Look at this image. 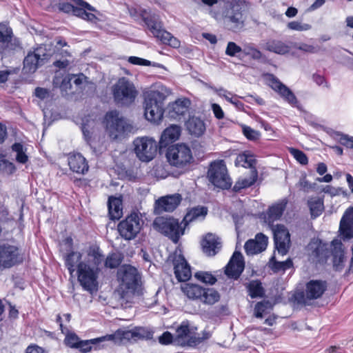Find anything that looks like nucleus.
<instances>
[{
	"mask_svg": "<svg viewBox=\"0 0 353 353\" xmlns=\"http://www.w3.org/2000/svg\"><path fill=\"white\" fill-rule=\"evenodd\" d=\"M117 276L122 298H125L128 293L140 294L141 275L137 268L131 265H123L117 270Z\"/></svg>",
	"mask_w": 353,
	"mask_h": 353,
	"instance_id": "nucleus-1",
	"label": "nucleus"
},
{
	"mask_svg": "<svg viewBox=\"0 0 353 353\" xmlns=\"http://www.w3.org/2000/svg\"><path fill=\"white\" fill-rule=\"evenodd\" d=\"M143 96L145 119L151 123L158 124L163 117L164 101L166 96L164 93L157 90L146 91Z\"/></svg>",
	"mask_w": 353,
	"mask_h": 353,
	"instance_id": "nucleus-2",
	"label": "nucleus"
},
{
	"mask_svg": "<svg viewBox=\"0 0 353 353\" xmlns=\"http://www.w3.org/2000/svg\"><path fill=\"white\" fill-rule=\"evenodd\" d=\"M141 17L151 33L154 37L160 40L162 43L168 45L174 48L180 47V41L163 28V24L159 14L143 11L141 13Z\"/></svg>",
	"mask_w": 353,
	"mask_h": 353,
	"instance_id": "nucleus-3",
	"label": "nucleus"
},
{
	"mask_svg": "<svg viewBox=\"0 0 353 353\" xmlns=\"http://www.w3.org/2000/svg\"><path fill=\"white\" fill-rule=\"evenodd\" d=\"M179 223L177 219L172 216H158L153 221L152 225L155 230L167 236L176 244L185 233V226Z\"/></svg>",
	"mask_w": 353,
	"mask_h": 353,
	"instance_id": "nucleus-4",
	"label": "nucleus"
},
{
	"mask_svg": "<svg viewBox=\"0 0 353 353\" xmlns=\"http://www.w3.org/2000/svg\"><path fill=\"white\" fill-rule=\"evenodd\" d=\"M72 3L60 1L57 4L59 11L72 14L83 20L94 22L97 17L90 12H97V9L83 0H70Z\"/></svg>",
	"mask_w": 353,
	"mask_h": 353,
	"instance_id": "nucleus-5",
	"label": "nucleus"
},
{
	"mask_svg": "<svg viewBox=\"0 0 353 353\" xmlns=\"http://www.w3.org/2000/svg\"><path fill=\"white\" fill-rule=\"evenodd\" d=\"M112 95L117 104L128 106L134 101L137 90L132 81L121 77L113 85Z\"/></svg>",
	"mask_w": 353,
	"mask_h": 353,
	"instance_id": "nucleus-6",
	"label": "nucleus"
},
{
	"mask_svg": "<svg viewBox=\"0 0 353 353\" xmlns=\"http://www.w3.org/2000/svg\"><path fill=\"white\" fill-rule=\"evenodd\" d=\"M100 268H93L86 263L77 265V280L82 288L92 294L99 290L98 276Z\"/></svg>",
	"mask_w": 353,
	"mask_h": 353,
	"instance_id": "nucleus-7",
	"label": "nucleus"
},
{
	"mask_svg": "<svg viewBox=\"0 0 353 353\" xmlns=\"http://www.w3.org/2000/svg\"><path fill=\"white\" fill-rule=\"evenodd\" d=\"M208 178L210 183L219 188L228 190L232 186V179L223 160H216L210 164Z\"/></svg>",
	"mask_w": 353,
	"mask_h": 353,
	"instance_id": "nucleus-8",
	"label": "nucleus"
},
{
	"mask_svg": "<svg viewBox=\"0 0 353 353\" xmlns=\"http://www.w3.org/2000/svg\"><path fill=\"white\" fill-rule=\"evenodd\" d=\"M182 290L189 299H199L205 304L212 305L220 299L219 293L213 288H204L196 284L187 283Z\"/></svg>",
	"mask_w": 353,
	"mask_h": 353,
	"instance_id": "nucleus-9",
	"label": "nucleus"
},
{
	"mask_svg": "<svg viewBox=\"0 0 353 353\" xmlns=\"http://www.w3.org/2000/svg\"><path fill=\"white\" fill-rule=\"evenodd\" d=\"M119 114L117 110H114L107 112L105 116L106 129L110 137L114 139L130 132L132 129V126L124 119L120 118Z\"/></svg>",
	"mask_w": 353,
	"mask_h": 353,
	"instance_id": "nucleus-10",
	"label": "nucleus"
},
{
	"mask_svg": "<svg viewBox=\"0 0 353 353\" xmlns=\"http://www.w3.org/2000/svg\"><path fill=\"white\" fill-rule=\"evenodd\" d=\"M137 157L143 162L152 160L157 152V142L148 137H137L133 141Z\"/></svg>",
	"mask_w": 353,
	"mask_h": 353,
	"instance_id": "nucleus-11",
	"label": "nucleus"
},
{
	"mask_svg": "<svg viewBox=\"0 0 353 353\" xmlns=\"http://www.w3.org/2000/svg\"><path fill=\"white\" fill-rule=\"evenodd\" d=\"M168 162L175 167L181 168L191 162L192 154L190 148L185 144H175L168 148L166 152Z\"/></svg>",
	"mask_w": 353,
	"mask_h": 353,
	"instance_id": "nucleus-12",
	"label": "nucleus"
},
{
	"mask_svg": "<svg viewBox=\"0 0 353 353\" xmlns=\"http://www.w3.org/2000/svg\"><path fill=\"white\" fill-rule=\"evenodd\" d=\"M142 225V219L137 213H132L118 224L117 229L123 239L130 241L137 236Z\"/></svg>",
	"mask_w": 353,
	"mask_h": 353,
	"instance_id": "nucleus-13",
	"label": "nucleus"
},
{
	"mask_svg": "<svg viewBox=\"0 0 353 353\" xmlns=\"http://www.w3.org/2000/svg\"><path fill=\"white\" fill-rule=\"evenodd\" d=\"M246 15L245 11L239 3L232 4L224 14V20L228 29L237 32L245 26Z\"/></svg>",
	"mask_w": 353,
	"mask_h": 353,
	"instance_id": "nucleus-14",
	"label": "nucleus"
},
{
	"mask_svg": "<svg viewBox=\"0 0 353 353\" xmlns=\"http://www.w3.org/2000/svg\"><path fill=\"white\" fill-rule=\"evenodd\" d=\"M327 288V283L322 280H310L305 285V292L295 296L299 303H305L306 300H314L322 296Z\"/></svg>",
	"mask_w": 353,
	"mask_h": 353,
	"instance_id": "nucleus-15",
	"label": "nucleus"
},
{
	"mask_svg": "<svg viewBox=\"0 0 353 353\" xmlns=\"http://www.w3.org/2000/svg\"><path fill=\"white\" fill-rule=\"evenodd\" d=\"M22 262L18 247L8 243L0 245V270L9 269Z\"/></svg>",
	"mask_w": 353,
	"mask_h": 353,
	"instance_id": "nucleus-16",
	"label": "nucleus"
},
{
	"mask_svg": "<svg viewBox=\"0 0 353 353\" xmlns=\"http://www.w3.org/2000/svg\"><path fill=\"white\" fill-rule=\"evenodd\" d=\"M269 86L293 107H298L299 101L293 92L272 74H267Z\"/></svg>",
	"mask_w": 353,
	"mask_h": 353,
	"instance_id": "nucleus-17",
	"label": "nucleus"
},
{
	"mask_svg": "<svg viewBox=\"0 0 353 353\" xmlns=\"http://www.w3.org/2000/svg\"><path fill=\"white\" fill-rule=\"evenodd\" d=\"M48 54L46 52V48L39 47L33 52H29L23 60V70L26 73H33L37 69L43 65Z\"/></svg>",
	"mask_w": 353,
	"mask_h": 353,
	"instance_id": "nucleus-18",
	"label": "nucleus"
},
{
	"mask_svg": "<svg viewBox=\"0 0 353 353\" xmlns=\"http://www.w3.org/2000/svg\"><path fill=\"white\" fill-rule=\"evenodd\" d=\"M182 200V196L179 193L161 196L154 203V212L156 214L172 212L179 207Z\"/></svg>",
	"mask_w": 353,
	"mask_h": 353,
	"instance_id": "nucleus-19",
	"label": "nucleus"
},
{
	"mask_svg": "<svg viewBox=\"0 0 353 353\" xmlns=\"http://www.w3.org/2000/svg\"><path fill=\"white\" fill-rule=\"evenodd\" d=\"M196 327H190L188 321L181 322L176 328L174 343L181 347H193L194 337Z\"/></svg>",
	"mask_w": 353,
	"mask_h": 353,
	"instance_id": "nucleus-20",
	"label": "nucleus"
},
{
	"mask_svg": "<svg viewBox=\"0 0 353 353\" xmlns=\"http://www.w3.org/2000/svg\"><path fill=\"white\" fill-rule=\"evenodd\" d=\"M274 241L278 253L282 256L286 254L290 249V236L289 231L283 225H276L273 230Z\"/></svg>",
	"mask_w": 353,
	"mask_h": 353,
	"instance_id": "nucleus-21",
	"label": "nucleus"
},
{
	"mask_svg": "<svg viewBox=\"0 0 353 353\" xmlns=\"http://www.w3.org/2000/svg\"><path fill=\"white\" fill-rule=\"evenodd\" d=\"M245 267L243 256L239 251H235L225 266V274L230 278L238 279Z\"/></svg>",
	"mask_w": 353,
	"mask_h": 353,
	"instance_id": "nucleus-22",
	"label": "nucleus"
},
{
	"mask_svg": "<svg viewBox=\"0 0 353 353\" xmlns=\"http://www.w3.org/2000/svg\"><path fill=\"white\" fill-rule=\"evenodd\" d=\"M174 274L177 280L184 282L191 277L190 266L184 256L181 254L176 255L173 259Z\"/></svg>",
	"mask_w": 353,
	"mask_h": 353,
	"instance_id": "nucleus-23",
	"label": "nucleus"
},
{
	"mask_svg": "<svg viewBox=\"0 0 353 353\" xmlns=\"http://www.w3.org/2000/svg\"><path fill=\"white\" fill-rule=\"evenodd\" d=\"M190 104V101L187 98L176 100L168 105V116L173 119L180 120L188 112Z\"/></svg>",
	"mask_w": 353,
	"mask_h": 353,
	"instance_id": "nucleus-24",
	"label": "nucleus"
},
{
	"mask_svg": "<svg viewBox=\"0 0 353 353\" xmlns=\"http://www.w3.org/2000/svg\"><path fill=\"white\" fill-rule=\"evenodd\" d=\"M201 248L207 256H215L221 248V239L212 233L207 234L201 243Z\"/></svg>",
	"mask_w": 353,
	"mask_h": 353,
	"instance_id": "nucleus-25",
	"label": "nucleus"
},
{
	"mask_svg": "<svg viewBox=\"0 0 353 353\" xmlns=\"http://www.w3.org/2000/svg\"><path fill=\"white\" fill-rule=\"evenodd\" d=\"M268 242V237L263 233H259L256 235L254 239H250L245 242L244 245L245 251L248 255L260 253L266 249Z\"/></svg>",
	"mask_w": 353,
	"mask_h": 353,
	"instance_id": "nucleus-26",
	"label": "nucleus"
},
{
	"mask_svg": "<svg viewBox=\"0 0 353 353\" xmlns=\"http://www.w3.org/2000/svg\"><path fill=\"white\" fill-rule=\"evenodd\" d=\"M339 232L344 241L353 238V208L347 209L342 216Z\"/></svg>",
	"mask_w": 353,
	"mask_h": 353,
	"instance_id": "nucleus-27",
	"label": "nucleus"
},
{
	"mask_svg": "<svg viewBox=\"0 0 353 353\" xmlns=\"http://www.w3.org/2000/svg\"><path fill=\"white\" fill-rule=\"evenodd\" d=\"M262 48L267 51L280 55L286 54L291 50L290 43L276 39H269L264 41Z\"/></svg>",
	"mask_w": 353,
	"mask_h": 353,
	"instance_id": "nucleus-28",
	"label": "nucleus"
},
{
	"mask_svg": "<svg viewBox=\"0 0 353 353\" xmlns=\"http://www.w3.org/2000/svg\"><path fill=\"white\" fill-rule=\"evenodd\" d=\"M68 165L72 172L83 174L88 172L89 168L85 158L80 153L70 154L68 157Z\"/></svg>",
	"mask_w": 353,
	"mask_h": 353,
	"instance_id": "nucleus-29",
	"label": "nucleus"
},
{
	"mask_svg": "<svg viewBox=\"0 0 353 353\" xmlns=\"http://www.w3.org/2000/svg\"><path fill=\"white\" fill-rule=\"evenodd\" d=\"M181 127L177 125H171L163 132L159 143L161 147H166L170 143L177 140L181 135Z\"/></svg>",
	"mask_w": 353,
	"mask_h": 353,
	"instance_id": "nucleus-30",
	"label": "nucleus"
},
{
	"mask_svg": "<svg viewBox=\"0 0 353 353\" xmlns=\"http://www.w3.org/2000/svg\"><path fill=\"white\" fill-rule=\"evenodd\" d=\"M208 212V208L205 206L198 205L196 207H193L190 208L186 214L185 215L182 223L186 227L190 223L199 220L203 219L207 215Z\"/></svg>",
	"mask_w": 353,
	"mask_h": 353,
	"instance_id": "nucleus-31",
	"label": "nucleus"
},
{
	"mask_svg": "<svg viewBox=\"0 0 353 353\" xmlns=\"http://www.w3.org/2000/svg\"><path fill=\"white\" fill-rule=\"evenodd\" d=\"M258 178L256 170H251L249 176L240 177L236 181L232 190L234 192H239L241 190L248 188L255 183Z\"/></svg>",
	"mask_w": 353,
	"mask_h": 353,
	"instance_id": "nucleus-32",
	"label": "nucleus"
},
{
	"mask_svg": "<svg viewBox=\"0 0 353 353\" xmlns=\"http://www.w3.org/2000/svg\"><path fill=\"white\" fill-rule=\"evenodd\" d=\"M106 341H112L114 343H120L125 340L135 341L134 328L131 330L119 329L112 334L105 335Z\"/></svg>",
	"mask_w": 353,
	"mask_h": 353,
	"instance_id": "nucleus-33",
	"label": "nucleus"
},
{
	"mask_svg": "<svg viewBox=\"0 0 353 353\" xmlns=\"http://www.w3.org/2000/svg\"><path fill=\"white\" fill-rule=\"evenodd\" d=\"M186 128L192 135L197 137L203 134L205 131V125L203 121L196 117L189 118L186 122Z\"/></svg>",
	"mask_w": 353,
	"mask_h": 353,
	"instance_id": "nucleus-34",
	"label": "nucleus"
},
{
	"mask_svg": "<svg viewBox=\"0 0 353 353\" xmlns=\"http://www.w3.org/2000/svg\"><path fill=\"white\" fill-rule=\"evenodd\" d=\"M331 253L333 256L334 266H339L344 259V250L341 240L335 239L331 242Z\"/></svg>",
	"mask_w": 353,
	"mask_h": 353,
	"instance_id": "nucleus-35",
	"label": "nucleus"
},
{
	"mask_svg": "<svg viewBox=\"0 0 353 353\" xmlns=\"http://www.w3.org/2000/svg\"><path fill=\"white\" fill-rule=\"evenodd\" d=\"M82 254L79 252L71 251L70 253L64 256L65 265L67 268L70 274L73 275V273L77 269V265L81 261Z\"/></svg>",
	"mask_w": 353,
	"mask_h": 353,
	"instance_id": "nucleus-36",
	"label": "nucleus"
},
{
	"mask_svg": "<svg viewBox=\"0 0 353 353\" xmlns=\"http://www.w3.org/2000/svg\"><path fill=\"white\" fill-rule=\"evenodd\" d=\"M109 215L111 219H119L122 215V200L110 196L108 201Z\"/></svg>",
	"mask_w": 353,
	"mask_h": 353,
	"instance_id": "nucleus-37",
	"label": "nucleus"
},
{
	"mask_svg": "<svg viewBox=\"0 0 353 353\" xmlns=\"http://www.w3.org/2000/svg\"><path fill=\"white\" fill-rule=\"evenodd\" d=\"M311 217L316 219L319 216L324 210L323 200L319 197H312L307 201Z\"/></svg>",
	"mask_w": 353,
	"mask_h": 353,
	"instance_id": "nucleus-38",
	"label": "nucleus"
},
{
	"mask_svg": "<svg viewBox=\"0 0 353 353\" xmlns=\"http://www.w3.org/2000/svg\"><path fill=\"white\" fill-rule=\"evenodd\" d=\"M286 208L285 202H281L270 206L268 210V221L269 223L279 219Z\"/></svg>",
	"mask_w": 353,
	"mask_h": 353,
	"instance_id": "nucleus-39",
	"label": "nucleus"
},
{
	"mask_svg": "<svg viewBox=\"0 0 353 353\" xmlns=\"http://www.w3.org/2000/svg\"><path fill=\"white\" fill-rule=\"evenodd\" d=\"M236 166H241L243 168H249L251 170H256L255 168L256 161L254 157L250 154L242 153L239 154L234 161Z\"/></svg>",
	"mask_w": 353,
	"mask_h": 353,
	"instance_id": "nucleus-40",
	"label": "nucleus"
},
{
	"mask_svg": "<svg viewBox=\"0 0 353 353\" xmlns=\"http://www.w3.org/2000/svg\"><path fill=\"white\" fill-rule=\"evenodd\" d=\"M246 288L252 299L262 298L265 295V290L259 280L256 279L250 281L247 284Z\"/></svg>",
	"mask_w": 353,
	"mask_h": 353,
	"instance_id": "nucleus-41",
	"label": "nucleus"
},
{
	"mask_svg": "<svg viewBox=\"0 0 353 353\" xmlns=\"http://www.w3.org/2000/svg\"><path fill=\"white\" fill-rule=\"evenodd\" d=\"M312 255L319 259H327L330 256L329 245L321 241L310 244Z\"/></svg>",
	"mask_w": 353,
	"mask_h": 353,
	"instance_id": "nucleus-42",
	"label": "nucleus"
},
{
	"mask_svg": "<svg viewBox=\"0 0 353 353\" xmlns=\"http://www.w3.org/2000/svg\"><path fill=\"white\" fill-rule=\"evenodd\" d=\"M88 256L90 258V262L93 265V268H100L99 265L104 261V256L101 250L97 246L90 248Z\"/></svg>",
	"mask_w": 353,
	"mask_h": 353,
	"instance_id": "nucleus-43",
	"label": "nucleus"
},
{
	"mask_svg": "<svg viewBox=\"0 0 353 353\" xmlns=\"http://www.w3.org/2000/svg\"><path fill=\"white\" fill-rule=\"evenodd\" d=\"M105 341V336L90 340H81L76 349H79L81 353H88L91 351L92 345H96Z\"/></svg>",
	"mask_w": 353,
	"mask_h": 353,
	"instance_id": "nucleus-44",
	"label": "nucleus"
},
{
	"mask_svg": "<svg viewBox=\"0 0 353 353\" xmlns=\"http://www.w3.org/2000/svg\"><path fill=\"white\" fill-rule=\"evenodd\" d=\"M272 309V305L269 301L263 300L258 302L254 306V316L262 319L264 315L268 314Z\"/></svg>",
	"mask_w": 353,
	"mask_h": 353,
	"instance_id": "nucleus-45",
	"label": "nucleus"
},
{
	"mask_svg": "<svg viewBox=\"0 0 353 353\" xmlns=\"http://www.w3.org/2000/svg\"><path fill=\"white\" fill-rule=\"evenodd\" d=\"M123 257L119 253L112 252L109 254L104 261V265L105 268L110 269L118 268L121 263Z\"/></svg>",
	"mask_w": 353,
	"mask_h": 353,
	"instance_id": "nucleus-46",
	"label": "nucleus"
},
{
	"mask_svg": "<svg viewBox=\"0 0 353 353\" xmlns=\"http://www.w3.org/2000/svg\"><path fill=\"white\" fill-rule=\"evenodd\" d=\"M243 54L250 56L254 60H260L262 58V52L254 47L253 43H246L243 46Z\"/></svg>",
	"mask_w": 353,
	"mask_h": 353,
	"instance_id": "nucleus-47",
	"label": "nucleus"
},
{
	"mask_svg": "<svg viewBox=\"0 0 353 353\" xmlns=\"http://www.w3.org/2000/svg\"><path fill=\"white\" fill-rule=\"evenodd\" d=\"M135 341L138 340H150L153 337V332L145 327H134Z\"/></svg>",
	"mask_w": 353,
	"mask_h": 353,
	"instance_id": "nucleus-48",
	"label": "nucleus"
},
{
	"mask_svg": "<svg viewBox=\"0 0 353 353\" xmlns=\"http://www.w3.org/2000/svg\"><path fill=\"white\" fill-rule=\"evenodd\" d=\"M12 150L13 152L17 153L16 160L17 162L24 164L28 161V157L23 150V145L22 143H14L12 145Z\"/></svg>",
	"mask_w": 353,
	"mask_h": 353,
	"instance_id": "nucleus-49",
	"label": "nucleus"
},
{
	"mask_svg": "<svg viewBox=\"0 0 353 353\" xmlns=\"http://www.w3.org/2000/svg\"><path fill=\"white\" fill-rule=\"evenodd\" d=\"M194 277L198 281L210 285L214 284L217 281L216 278L208 272L199 271L194 274Z\"/></svg>",
	"mask_w": 353,
	"mask_h": 353,
	"instance_id": "nucleus-50",
	"label": "nucleus"
},
{
	"mask_svg": "<svg viewBox=\"0 0 353 353\" xmlns=\"http://www.w3.org/2000/svg\"><path fill=\"white\" fill-rule=\"evenodd\" d=\"M5 45V50L8 51H14L21 49V43L19 39L13 37L12 33L6 41L2 42Z\"/></svg>",
	"mask_w": 353,
	"mask_h": 353,
	"instance_id": "nucleus-51",
	"label": "nucleus"
},
{
	"mask_svg": "<svg viewBox=\"0 0 353 353\" xmlns=\"http://www.w3.org/2000/svg\"><path fill=\"white\" fill-rule=\"evenodd\" d=\"M293 266L292 261L290 259H288L285 261H274L272 264V270L278 272L280 271H285Z\"/></svg>",
	"mask_w": 353,
	"mask_h": 353,
	"instance_id": "nucleus-52",
	"label": "nucleus"
},
{
	"mask_svg": "<svg viewBox=\"0 0 353 353\" xmlns=\"http://www.w3.org/2000/svg\"><path fill=\"white\" fill-rule=\"evenodd\" d=\"M16 170L14 164L7 159L2 158L0 159V172L4 174L10 175Z\"/></svg>",
	"mask_w": 353,
	"mask_h": 353,
	"instance_id": "nucleus-53",
	"label": "nucleus"
},
{
	"mask_svg": "<svg viewBox=\"0 0 353 353\" xmlns=\"http://www.w3.org/2000/svg\"><path fill=\"white\" fill-rule=\"evenodd\" d=\"M323 191L330 194L331 196H335L339 195H343L344 197L348 196V193L346 190H344L343 188H334L330 185H327L323 189Z\"/></svg>",
	"mask_w": 353,
	"mask_h": 353,
	"instance_id": "nucleus-54",
	"label": "nucleus"
},
{
	"mask_svg": "<svg viewBox=\"0 0 353 353\" xmlns=\"http://www.w3.org/2000/svg\"><path fill=\"white\" fill-rule=\"evenodd\" d=\"M290 153L293 157L301 165H307L308 163V158L306 154L301 150L290 148L289 149Z\"/></svg>",
	"mask_w": 353,
	"mask_h": 353,
	"instance_id": "nucleus-55",
	"label": "nucleus"
},
{
	"mask_svg": "<svg viewBox=\"0 0 353 353\" xmlns=\"http://www.w3.org/2000/svg\"><path fill=\"white\" fill-rule=\"evenodd\" d=\"M239 53H243V48L239 46L236 43L230 41L228 43L225 54L230 57H237Z\"/></svg>",
	"mask_w": 353,
	"mask_h": 353,
	"instance_id": "nucleus-56",
	"label": "nucleus"
},
{
	"mask_svg": "<svg viewBox=\"0 0 353 353\" xmlns=\"http://www.w3.org/2000/svg\"><path fill=\"white\" fill-rule=\"evenodd\" d=\"M287 26L289 29L296 31H307L312 28L311 25L296 21L289 22Z\"/></svg>",
	"mask_w": 353,
	"mask_h": 353,
	"instance_id": "nucleus-57",
	"label": "nucleus"
},
{
	"mask_svg": "<svg viewBox=\"0 0 353 353\" xmlns=\"http://www.w3.org/2000/svg\"><path fill=\"white\" fill-rule=\"evenodd\" d=\"M81 339L75 333H69L65 336V344L71 348L76 349Z\"/></svg>",
	"mask_w": 353,
	"mask_h": 353,
	"instance_id": "nucleus-58",
	"label": "nucleus"
},
{
	"mask_svg": "<svg viewBox=\"0 0 353 353\" xmlns=\"http://www.w3.org/2000/svg\"><path fill=\"white\" fill-rule=\"evenodd\" d=\"M336 134L339 137V141L341 145L353 149V137H350L340 132H337Z\"/></svg>",
	"mask_w": 353,
	"mask_h": 353,
	"instance_id": "nucleus-59",
	"label": "nucleus"
},
{
	"mask_svg": "<svg viewBox=\"0 0 353 353\" xmlns=\"http://www.w3.org/2000/svg\"><path fill=\"white\" fill-rule=\"evenodd\" d=\"M243 132L244 136L249 140L254 141L259 139V132L253 130L249 126H243Z\"/></svg>",
	"mask_w": 353,
	"mask_h": 353,
	"instance_id": "nucleus-60",
	"label": "nucleus"
},
{
	"mask_svg": "<svg viewBox=\"0 0 353 353\" xmlns=\"http://www.w3.org/2000/svg\"><path fill=\"white\" fill-rule=\"evenodd\" d=\"M12 34V29L6 25L0 23V42L6 41Z\"/></svg>",
	"mask_w": 353,
	"mask_h": 353,
	"instance_id": "nucleus-61",
	"label": "nucleus"
},
{
	"mask_svg": "<svg viewBox=\"0 0 353 353\" xmlns=\"http://www.w3.org/2000/svg\"><path fill=\"white\" fill-rule=\"evenodd\" d=\"M128 62L133 65L150 66L152 65L151 61L137 57H130Z\"/></svg>",
	"mask_w": 353,
	"mask_h": 353,
	"instance_id": "nucleus-62",
	"label": "nucleus"
},
{
	"mask_svg": "<svg viewBox=\"0 0 353 353\" xmlns=\"http://www.w3.org/2000/svg\"><path fill=\"white\" fill-rule=\"evenodd\" d=\"M174 337L169 332H165L159 337V342L162 345H168L172 343H174Z\"/></svg>",
	"mask_w": 353,
	"mask_h": 353,
	"instance_id": "nucleus-63",
	"label": "nucleus"
},
{
	"mask_svg": "<svg viewBox=\"0 0 353 353\" xmlns=\"http://www.w3.org/2000/svg\"><path fill=\"white\" fill-rule=\"evenodd\" d=\"M212 336V333L210 331L203 330L202 332V336H196L194 335V343L193 347L198 345L199 344L203 343L205 340L209 339Z\"/></svg>",
	"mask_w": 353,
	"mask_h": 353,
	"instance_id": "nucleus-64",
	"label": "nucleus"
}]
</instances>
